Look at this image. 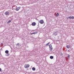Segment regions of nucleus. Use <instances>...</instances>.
Masks as SVG:
<instances>
[{
    "label": "nucleus",
    "mask_w": 74,
    "mask_h": 74,
    "mask_svg": "<svg viewBox=\"0 0 74 74\" xmlns=\"http://www.w3.org/2000/svg\"><path fill=\"white\" fill-rule=\"evenodd\" d=\"M58 16H59V13H57V14L56 15V17H58Z\"/></svg>",
    "instance_id": "nucleus-14"
},
{
    "label": "nucleus",
    "mask_w": 74,
    "mask_h": 74,
    "mask_svg": "<svg viewBox=\"0 0 74 74\" xmlns=\"http://www.w3.org/2000/svg\"><path fill=\"white\" fill-rule=\"evenodd\" d=\"M20 8H21V7H18L17 8V7H16V11H19V9H20Z\"/></svg>",
    "instance_id": "nucleus-7"
},
{
    "label": "nucleus",
    "mask_w": 74,
    "mask_h": 74,
    "mask_svg": "<svg viewBox=\"0 0 74 74\" xmlns=\"http://www.w3.org/2000/svg\"><path fill=\"white\" fill-rule=\"evenodd\" d=\"M11 22V21L10 20H9L7 22V23L8 24V23H10V22Z\"/></svg>",
    "instance_id": "nucleus-15"
},
{
    "label": "nucleus",
    "mask_w": 74,
    "mask_h": 74,
    "mask_svg": "<svg viewBox=\"0 0 74 74\" xmlns=\"http://www.w3.org/2000/svg\"><path fill=\"white\" fill-rule=\"evenodd\" d=\"M39 22L41 24H43L44 23V21L43 20H40Z\"/></svg>",
    "instance_id": "nucleus-3"
},
{
    "label": "nucleus",
    "mask_w": 74,
    "mask_h": 74,
    "mask_svg": "<svg viewBox=\"0 0 74 74\" xmlns=\"http://www.w3.org/2000/svg\"><path fill=\"white\" fill-rule=\"evenodd\" d=\"M53 34L54 36H56V35H57V32H54L53 33Z\"/></svg>",
    "instance_id": "nucleus-8"
},
{
    "label": "nucleus",
    "mask_w": 74,
    "mask_h": 74,
    "mask_svg": "<svg viewBox=\"0 0 74 74\" xmlns=\"http://www.w3.org/2000/svg\"><path fill=\"white\" fill-rule=\"evenodd\" d=\"M60 56H63V53H61L60 54Z\"/></svg>",
    "instance_id": "nucleus-21"
},
{
    "label": "nucleus",
    "mask_w": 74,
    "mask_h": 74,
    "mask_svg": "<svg viewBox=\"0 0 74 74\" xmlns=\"http://www.w3.org/2000/svg\"><path fill=\"white\" fill-rule=\"evenodd\" d=\"M49 48H51V47H52V45L51 44L50 45H49Z\"/></svg>",
    "instance_id": "nucleus-18"
},
{
    "label": "nucleus",
    "mask_w": 74,
    "mask_h": 74,
    "mask_svg": "<svg viewBox=\"0 0 74 74\" xmlns=\"http://www.w3.org/2000/svg\"><path fill=\"white\" fill-rule=\"evenodd\" d=\"M67 19H72V16H70L69 17H68L67 18Z\"/></svg>",
    "instance_id": "nucleus-9"
},
{
    "label": "nucleus",
    "mask_w": 74,
    "mask_h": 74,
    "mask_svg": "<svg viewBox=\"0 0 74 74\" xmlns=\"http://www.w3.org/2000/svg\"><path fill=\"white\" fill-rule=\"evenodd\" d=\"M36 23L35 22H33L32 24V25L33 26H36Z\"/></svg>",
    "instance_id": "nucleus-4"
},
{
    "label": "nucleus",
    "mask_w": 74,
    "mask_h": 74,
    "mask_svg": "<svg viewBox=\"0 0 74 74\" xmlns=\"http://www.w3.org/2000/svg\"><path fill=\"white\" fill-rule=\"evenodd\" d=\"M32 70L33 71H35L36 70V68L34 67H33L32 68Z\"/></svg>",
    "instance_id": "nucleus-12"
},
{
    "label": "nucleus",
    "mask_w": 74,
    "mask_h": 74,
    "mask_svg": "<svg viewBox=\"0 0 74 74\" xmlns=\"http://www.w3.org/2000/svg\"><path fill=\"white\" fill-rule=\"evenodd\" d=\"M49 44V42H48L47 44H46V45H48Z\"/></svg>",
    "instance_id": "nucleus-20"
},
{
    "label": "nucleus",
    "mask_w": 74,
    "mask_h": 74,
    "mask_svg": "<svg viewBox=\"0 0 74 74\" xmlns=\"http://www.w3.org/2000/svg\"><path fill=\"white\" fill-rule=\"evenodd\" d=\"M1 44V45H3V43H2Z\"/></svg>",
    "instance_id": "nucleus-25"
},
{
    "label": "nucleus",
    "mask_w": 74,
    "mask_h": 74,
    "mask_svg": "<svg viewBox=\"0 0 74 74\" xmlns=\"http://www.w3.org/2000/svg\"><path fill=\"white\" fill-rule=\"evenodd\" d=\"M1 71V69L0 68V72Z\"/></svg>",
    "instance_id": "nucleus-23"
},
{
    "label": "nucleus",
    "mask_w": 74,
    "mask_h": 74,
    "mask_svg": "<svg viewBox=\"0 0 74 74\" xmlns=\"http://www.w3.org/2000/svg\"><path fill=\"white\" fill-rule=\"evenodd\" d=\"M68 58H70V55L69 54V55L68 56Z\"/></svg>",
    "instance_id": "nucleus-22"
},
{
    "label": "nucleus",
    "mask_w": 74,
    "mask_h": 74,
    "mask_svg": "<svg viewBox=\"0 0 74 74\" xmlns=\"http://www.w3.org/2000/svg\"><path fill=\"white\" fill-rule=\"evenodd\" d=\"M9 55V54H6L5 55V56H8Z\"/></svg>",
    "instance_id": "nucleus-17"
},
{
    "label": "nucleus",
    "mask_w": 74,
    "mask_h": 74,
    "mask_svg": "<svg viewBox=\"0 0 74 74\" xmlns=\"http://www.w3.org/2000/svg\"><path fill=\"white\" fill-rule=\"evenodd\" d=\"M37 33H38V32L37 31H36V32L33 33V34H37Z\"/></svg>",
    "instance_id": "nucleus-13"
},
{
    "label": "nucleus",
    "mask_w": 74,
    "mask_h": 74,
    "mask_svg": "<svg viewBox=\"0 0 74 74\" xmlns=\"http://www.w3.org/2000/svg\"><path fill=\"white\" fill-rule=\"evenodd\" d=\"M72 19H74V17L73 16H72Z\"/></svg>",
    "instance_id": "nucleus-19"
},
{
    "label": "nucleus",
    "mask_w": 74,
    "mask_h": 74,
    "mask_svg": "<svg viewBox=\"0 0 74 74\" xmlns=\"http://www.w3.org/2000/svg\"><path fill=\"white\" fill-rule=\"evenodd\" d=\"M72 0V1H74V0Z\"/></svg>",
    "instance_id": "nucleus-26"
},
{
    "label": "nucleus",
    "mask_w": 74,
    "mask_h": 74,
    "mask_svg": "<svg viewBox=\"0 0 74 74\" xmlns=\"http://www.w3.org/2000/svg\"><path fill=\"white\" fill-rule=\"evenodd\" d=\"M30 66V65L29 64H26L24 65V67L25 68H26L27 69L29 68V67Z\"/></svg>",
    "instance_id": "nucleus-2"
},
{
    "label": "nucleus",
    "mask_w": 74,
    "mask_h": 74,
    "mask_svg": "<svg viewBox=\"0 0 74 74\" xmlns=\"http://www.w3.org/2000/svg\"><path fill=\"white\" fill-rule=\"evenodd\" d=\"M66 47L67 48L69 49V48H70V45H67L66 46Z\"/></svg>",
    "instance_id": "nucleus-6"
},
{
    "label": "nucleus",
    "mask_w": 74,
    "mask_h": 74,
    "mask_svg": "<svg viewBox=\"0 0 74 74\" xmlns=\"http://www.w3.org/2000/svg\"><path fill=\"white\" fill-rule=\"evenodd\" d=\"M16 46L17 47H19L21 45H20V44L19 43H17V44H16Z\"/></svg>",
    "instance_id": "nucleus-5"
},
{
    "label": "nucleus",
    "mask_w": 74,
    "mask_h": 74,
    "mask_svg": "<svg viewBox=\"0 0 74 74\" xmlns=\"http://www.w3.org/2000/svg\"><path fill=\"white\" fill-rule=\"evenodd\" d=\"M50 58L51 59H53V56H50Z\"/></svg>",
    "instance_id": "nucleus-11"
},
{
    "label": "nucleus",
    "mask_w": 74,
    "mask_h": 74,
    "mask_svg": "<svg viewBox=\"0 0 74 74\" xmlns=\"http://www.w3.org/2000/svg\"><path fill=\"white\" fill-rule=\"evenodd\" d=\"M4 14L6 16H8L10 15V12L8 11H6V12Z\"/></svg>",
    "instance_id": "nucleus-1"
},
{
    "label": "nucleus",
    "mask_w": 74,
    "mask_h": 74,
    "mask_svg": "<svg viewBox=\"0 0 74 74\" xmlns=\"http://www.w3.org/2000/svg\"><path fill=\"white\" fill-rule=\"evenodd\" d=\"M5 53L9 54L8 53L9 52V51L8 50H6L5 51Z\"/></svg>",
    "instance_id": "nucleus-10"
},
{
    "label": "nucleus",
    "mask_w": 74,
    "mask_h": 74,
    "mask_svg": "<svg viewBox=\"0 0 74 74\" xmlns=\"http://www.w3.org/2000/svg\"><path fill=\"white\" fill-rule=\"evenodd\" d=\"M31 35H32V34H33V33L31 34Z\"/></svg>",
    "instance_id": "nucleus-24"
},
{
    "label": "nucleus",
    "mask_w": 74,
    "mask_h": 74,
    "mask_svg": "<svg viewBox=\"0 0 74 74\" xmlns=\"http://www.w3.org/2000/svg\"><path fill=\"white\" fill-rule=\"evenodd\" d=\"M49 49H50V51H52V49H53V48L52 47H51V48H50Z\"/></svg>",
    "instance_id": "nucleus-16"
}]
</instances>
